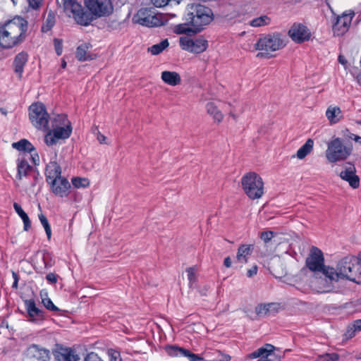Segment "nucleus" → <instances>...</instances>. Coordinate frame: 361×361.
<instances>
[{
  "label": "nucleus",
  "instance_id": "f257e3e1",
  "mask_svg": "<svg viewBox=\"0 0 361 361\" xmlns=\"http://www.w3.org/2000/svg\"><path fill=\"white\" fill-rule=\"evenodd\" d=\"M183 23L176 25L173 32L176 35L193 37L204 31L219 15L214 14L212 9L201 3H191L186 6Z\"/></svg>",
  "mask_w": 361,
  "mask_h": 361
},
{
  "label": "nucleus",
  "instance_id": "f03ea898",
  "mask_svg": "<svg viewBox=\"0 0 361 361\" xmlns=\"http://www.w3.org/2000/svg\"><path fill=\"white\" fill-rule=\"evenodd\" d=\"M73 5L71 10L78 25L87 27L102 17H108L114 12L111 0H84L82 6L78 1H70Z\"/></svg>",
  "mask_w": 361,
  "mask_h": 361
},
{
  "label": "nucleus",
  "instance_id": "7ed1b4c3",
  "mask_svg": "<svg viewBox=\"0 0 361 361\" xmlns=\"http://www.w3.org/2000/svg\"><path fill=\"white\" fill-rule=\"evenodd\" d=\"M61 173V167L56 161H51L46 165L44 175L50 190L57 197H66L71 193V185Z\"/></svg>",
  "mask_w": 361,
  "mask_h": 361
},
{
  "label": "nucleus",
  "instance_id": "20e7f679",
  "mask_svg": "<svg viewBox=\"0 0 361 361\" xmlns=\"http://www.w3.org/2000/svg\"><path fill=\"white\" fill-rule=\"evenodd\" d=\"M338 269L342 272L341 279L361 284V262L358 256L343 257L338 264Z\"/></svg>",
  "mask_w": 361,
  "mask_h": 361
},
{
  "label": "nucleus",
  "instance_id": "39448f33",
  "mask_svg": "<svg viewBox=\"0 0 361 361\" xmlns=\"http://www.w3.org/2000/svg\"><path fill=\"white\" fill-rule=\"evenodd\" d=\"M242 188L251 200L260 198L264 194V182L262 177L255 172H248L241 178Z\"/></svg>",
  "mask_w": 361,
  "mask_h": 361
},
{
  "label": "nucleus",
  "instance_id": "423d86ee",
  "mask_svg": "<svg viewBox=\"0 0 361 361\" xmlns=\"http://www.w3.org/2000/svg\"><path fill=\"white\" fill-rule=\"evenodd\" d=\"M286 46V42L283 35L281 32H274L259 35L257 42L255 44V49L266 51H275L283 49Z\"/></svg>",
  "mask_w": 361,
  "mask_h": 361
},
{
  "label": "nucleus",
  "instance_id": "0eeeda50",
  "mask_svg": "<svg viewBox=\"0 0 361 361\" xmlns=\"http://www.w3.org/2000/svg\"><path fill=\"white\" fill-rule=\"evenodd\" d=\"M29 119L31 123L38 129L49 130V114L45 104L42 102H35L28 108Z\"/></svg>",
  "mask_w": 361,
  "mask_h": 361
},
{
  "label": "nucleus",
  "instance_id": "6e6552de",
  "mask_svg": "<svg viewBox=\"0 0 361 361\" xmlns=\"http://www.w3.org/2000/svg\"><path fill=\"white\" fill-rule=\"evenodd\" d=\"M352 144L349 146L343 145L339 137L333 139L328 143L326 151V157L331 163H336L345 160L352 153Z\"/></svg>",
  "mask_w": 361,
  "mask_h": 361
},
{
  "label": "nucleus",
  "instance_id": "1a4fd4ad",
  "mask_svg": "<svg viewBox=\"0 0 361 361\" xmlns=\"http://www.w3.org/2000/svg\"><path fill=\"white\" fill-rule=\"evenodd\" d=\"M32 267L36 273L44 274L46 271L55 265V259L51 252L47 250H37L32 258Z\"/></svg>",
  "mask_w": 361,
  "mask_h": 361
},
{
  "label": "nucleus",
  "instance_id": "9d476101",
  "mask_svg": "<svg viewBox=\"0 0 361 361\" xmlns=\"http://www.w3.org/2000/svg\"><path fill=\"white\" fill-rule=\"evenodd\" d=\"M334 15V19L332 20V30L334 35L343 36L349 30L352 20L355 16L353 11H350V13H346V11L343 12L341 16H336L333 8L331 7Z\"/></svg>",
  "mask_w": 361,
  "mask_h": 361
},
{
  "label": "nucleus",
  "instance_id": "9b49d317",
  "mask_svg": "<svg viewBox=\"0 0 361 361\" xmlns=\"http://www.w3.org/2000/svg\"><path fill=\"white\" fill-rule=\"evenodd\" d=\"M23 302L29 322L42 324L47 319V313L37 306L34 298L25 299Z\"/></svg>",
  "mask_w": 361,
  "mask_h": 361
},
{
  "label": "nucleus",
  "instance_id": "f8f14e48",
  "mask_svg": "<svg viewBox=\"0 0 361 361\" xmlns=\"http://www.w3.org/2000/svg\"><path fill=\"white\" fill-rule=\"evenodd\" d=\"M288 34L290 39L297 44L309 41L312 36L310 29L301 23H294Z\"/></svg>",
  "mask_w": 361,
  "mask_h": 361
},
{
  "label": "nucleus",
  "instance_id": "ddd939ff",
  "mask_svg": "<svg viewBox=\"0 0 361 361\" xmlns=\"http://www.w3.org/2000/svg\"><path fill=\"white\" fill-rule=\"evenodd\" d=\"M52 354L56 361H80V356L74 348L56 343Z\"/></svg>",
  "mask_w": 361,
  "mask_h": 361
},
{
  "label": "nucleus",
  "instance_id": "4468645a",
  "mask_svg": "<svg viewBox=\"0 0 361 361\" xmlns=\"http://www.w3.org/2000/svg\"><path fill=\"white\" fill-rule=\"evenodd\" d=\"M324 264L323 252L317 247L312 246L309 257L306 258L305 265L310 271L317 274Z\"/></svg>",
  "mask_w": 361,
  "mask_h": 361
},
{
  "label": "nucleus",
  "instance_id": "2eb2a0df",
  "mask_svg": "<svg viewBox=\"0 0 361 361\" xmlns=\"http://www.w3.org/2000/svg\"><path fill=\"white\" fill-rule=\"evenodd\" d=\"M25 356L32 361H50L49 350L37 344H30L25 350Z\"/></svg>",
  "mask_w": 361,
  "mask_h": 361
},
{
  "label": "nucleus",
  "instance_id": "dca6fc26",
  "mask_svg": "<svg viewBox=\"0 0 361 361\" xmlns=\"http://www.w3.org/2000/svg\"><path fill=\"white\" fill-rule=\"evenodd\" d=\"M16 180H21L23 178H27L32 175L35 170H37V169L30 165L25 157H18L16 159Z\"/></svg>",
  "mask_w": 361,
  "mask_h": 361
},
{
  "label": "nucleus",
  "instance_id": "f3484780",
  "mask_svg": "<svg viewBox=\"0 0 361 361\" xmlns=\"http://www.w3.org/2000/svg\"><path fill=\"white\" fill-rule=\"evenodd\" d=\"M29 59V54L25 51H22L17 54L13 61L12 66L13 72L17 75L19 80L23 78L24 67L27 64Z\"/></svg>",
  "mask_w": 361,
  "mask_h": 361
},
{
  "label": "nucleus",
  "instance_id": "a211bd4d",
  "mask_svg": "<svg viewBox=\"0 0 361 361\" xmlns=\"http://www.w3.org/2000/svg\"><path fill=\"white\" fill-rule=\"evenodd\" d=\"M276 348L270 343H265L257 349L259 359L257 361H281V355H276Z\"/></svg>",
  "mask_w": 361,
  "mask_h": 361
},
{
  "label": "nucleus",
  "instance_id": "6ab92c4d",
  "mask_svg": "<svg viewBox=\"0 0 361 361\" xmlns=\"http://www.w3.org/2000/svg\"><path fill=\"white\" fill-rule=\"evenodd\" d=\"M18 26L20 29V34L14 37H11L8 44L6 45V48H13L18 44L22 43L26 37V32L28 27V22L25 18H20V23H18Z\"/></svg>",
  "mask_w": 361,
  "mask_h": 361
},
{
  "label": "nucleus",
  "instance_id": "aec40b11",
  "mask_svg": "<svg viewBox=\"0 0 361 361\" xmlns=\"http://www.w3.org/2000/svg\"><path fill=\"white\" fill-rule=\"evenodd\" d=\"M153 8L141 7L133 16L132 22L144 27L148 26Z\"/></svg>",
  "mask_w": 361,
  "mask_h": 361
},
{
  "label": "nucleus",
  "instance_id": "412c9836",
  "mask_svg": "<svg viewBox=\"0 0 361 361\" xmlns=\"http://www.w3.org/2000/svg\"><path fill=\"white\" fill-rule=\"evenodd\" d=\"M92 47L90 43H82L79 45L75 51V57L79 61H92L96 59L97 54H87L88 49Z\"/></svg>",
  "mask_w": 361,
  "mask_h": 361
},
{
  "label": "nucleus",
  "instance_id": "4be33fe9",
  "mask_svg": "<svg viewBox=\"0 0 361 361\" xmlns=\"http://www.w3.org/2000/svg\"><path fill=\"white\" fill-rule=\"evenodd\" d=\"M161 79L169 85L176 86L181 82V78L178 73L170 71H164L161 72Z\"/></svg>",
  "mask_w": 361,
  "mask_h": 361
},
{
  "label": "nucleus",
  "instance_id": "5701e85b",
  "mask_svg": "<svg viewBox=\"0 0 361 361\" xmlns=\"http://www.w3.org/2000/svg\"><path fill=\"white\" fill-rule=\"evenodd\" d=\"M52 133H54L59 140L68 139L71 135L73 131L71 122H68L65 126H56L54 127V124H52Z\"/></svg>",
  "mask_w": 361,
  "mask_h": 361
},
{
  "label": "nucleus",
  "instance_id": "b1692460",
  "mask_svg": "<svg viewBox=\"0 0 361 361\" xmlns=\"http://www.w3.org/2000/svg\"><path fill=\"white\" fill-rule=\"evenodd\" d=\"M318 273H322L326 280H329L331 283L332 282H338L339 279H341V271L337 272L334 268L331 267L329 266H326L324 264L322 268L318 271Z\"/></svg>",
  "mask_w": 361,
  "mask_h": 361
},
{
  "label": "nucleus",
  "instance_id": "393cba45",
  "mask_svg": "<svg viewBox=\"0 0 361 361\" xmlns=\"http://www.w3.org/2000/svg\"><path fill=\"white\" fill-rule=\"evenodd\" d=\"M12 147L18 152L24 153H32L35 152L34 145L27 139L23 138L18 142H13Z\"/></svg>",
  "mask_w": 361,
  "mask_h": 361
},
{
  "label": "nucleus",
  "instance_id": "a878e982",
  "mask_svg": "<svg viewBox=\"0 0 361 361\" xmlns=\"http://www.w3.org/2000/svg\"><path fill=\"white\" fill-rule=\"evenodd\" d=\"M254 250V245L242 244L238 248L236 259L238 262H247V257L251 255Z\"/></svg>",
  "mask_w": 361,
  "mask_h": 361
},
{
  "label": "nucleus",
  "instance_id": "bb28decb",
  "mask_svg": "<svg viewBox=\"0 0 361 361\" xmlns=\"http://www.w3.org/2000/svg\"><path fill=\"white\" fill-rule=\"evenodd\" d=\"M169 19L166 17V15L163 13L157 12L154 15L151 14L149 24L147 27H159L165 25L168 23Z\"/></svg>",
  "mask_w": 361,
  "mask_h": 361
},
{
  "label": "nucleus",
  "instance_id": "cd10ccee",
  "mask_svg": "<svg viewBox=\"0 0 361 361\" xmlns=\"http://www.w3.org/2000/svg\"><path fill=\"white\" fill-rule=\"evenodd\" d=\"M208 46V41L205 39L203 36H200L195 39H193V44L192 47V49L191 50V53L197 54H201L207 50Z\"/></svg>",
  "mask_w": 361,
  "mask_h": 361
},
{
  "label": "nucleus",
  "instance_id": "c85d7f7f",
  "mask_svg": "<svg viewBox=\"0 0 361 361\" xmlns=\"http://www.w3.org/2000/svg\"><path fill=\"white\" fill-rule=\"evenodd\" d=\"M326 116L331 124L338 123L343 116L341 110L338 106L333 107L331 106L328 107L326 111Z\"/></svg>",
  "mask_w": 361,
  "mask_h": 361
},
{
  "label": "nucleus",
  "instance_id": "c756f323",
  "mask_svg": "<svg viewBox=\"0 0 361 361\" xmlns=\"http://www.w3.org/2000/svg\"><path fill=\"white\" fill-rule=\"evenodd\" d=\"M314 140L312 138H308L305 143L302 145L297 151L296 157L299 159H302L306 157L313 149Z\"/></svg>",
  "mask_w": 361,
  "mask_h": 361
},
{
  "label": "nucleus",
  "instance_id": "7c9ffc66",
  "mask_svg": "<svg viewBox=\"0 0 361 361\" xmlns=\"http://www.w3.org/2000/svg\"><path fill=\"white\" fill-rule=\"evenodd\" d=\"M169 46V42L167 38L162 39L159 43L153 44L148 47V52L151 53L153 56H157L162 53Z\"/></svg>",
  "mask_w": 361,
  "mask_h": 361
},
{
  "label": "nucleus",
  "instance_id": "2f4dec72",
  "mask_svg": "<svg viewBox=\"0 0 361 361\" xmlns=\"http://www.w3.org/2000/svg\"><path fill=\"white\" fill-rule=\"evenodd\" d=\"M207 113L213 116V118L217 123L222 121L224 115L219 110L218 107L213 102H208L206 105Z\"/></svg>",
  "mask_w": 361,
  "mask_h": 361
},
{
  "label": "nucleus",
  "instance_id": "473e14b6",
  "mask_svg": "<svg viewBox=\"0 0 361 361\" xmlns=\"http://www.w3.org/2000/svg\"><path fill=\"white\" fill-rule=\"evenodd\" d=\"M56 24V16L53 11L50 10L44 23L41 27V32L47 33L50 31Z\"/></svg>",
  "mask_w": 361,
  "mask_h": 361
},
{
  "label": "nucleus",
  "instance_id": "72a5a7b5",
  "mask_svg": "<svg viewBox=\"0 0 361 361\" xmlns=\"http://www.w3.org/2000/svg\"><path fill=\"white\" fill-rule=\"evenodd\" d=\"M164 350L170 357H181L184 348L178 345L166 344L164 346Z\"/></svg>",
  "mask_w": 361,
  "mask_h": 361
},
{
  "label": "nucleus",
  "instance_id": "f704fd0d",
  "mask_svg": "<svg viewBox=\"0 0 361 361\" xmlns=\"http://www.w3.org/2000/svg\"><path fill=\"white\" fill-rule=\"evenodd\" d=\"M40 297L42 298V304L44 305V307L50 312H67L68 311L61 310L59 309L57 306H56L52 300L49 298H43V291H40Z\"/></svg>",
  "mask_w": 361,
  "mask_h": 361
},
{
  "label": "nucleus",
  "instance_id": "c9c22d12",
  "mask_svg": "<svg viewBox=\"0 0 361 361\" xmlns=\"http://www.w3.org/2000/svg\"><path fill=\"white\" fill-rule=\"evenodd\" d=\"M267 307L265 309V314H276L279 312L280 310H285L284 305L281 302H269L266 303Z\"/></svg>",
  "mask_w": 361,
  "mask_h": 361
},
{
  "label": "nucleus",
  "instance_id": "e433bc0d",
  "mask_svg": "<svg viewBox=\"0 0 361 361\" xmlns=\"http://www.w3.org/2000/svg\"><path fill=\"white\" fill-rule=\"evenodd\" d=\"M32 180L30 183V188H34L36 186H39L38 192H39L44 185L43 178L40 175L39 170H35V172L32 174Z\"/></svg>",
  "mask_w": 361,
  "mask_h": 361
},
{
  "label": "nucleus",
  "instance_id": "4c0bfd02",
  "mask_svg": "<svg viewBox=\"0 0 361 361\" xmlns=\"http://www.w3.org/2000/svg\"><path fill=\"white\" fill-rule=\"evenodd\" d=\"M71 183L75 188H87L90 185V180L87 178L73 177Z\"/></svg>",
  "mask_w": 361,
  "mask_h": 361
},
{
  "label": "nucleus",
  "instance_id": "58836bf2",
  "mask_svg": "<svg viewBox=\"0 0 361 361\" xmlns=\"http://www.w3.org/2000/svg\"><path fill=\"white\" fill-rule=\"evenodd\" d=\"M190 36L180 37L179 39V44L183 50L191 52L192 49L193 39Z\"/></svg>",
  "mask_w": 361,
  "mask_h": 361
},
{
  "label": "nucleus",
  "instance_id": "ea45409f",
  "mask_svg": "<svg viewBox=\"0 0 361 361\" xmlns=\"http://www.w3.org/2000/svg\"><path fill=\"white\" fill-rule=\"evenodd\" d=\"M271 18L267 16H261L255 18L250 22V25L252 27H261L270 24Z\"/></svg>",
  "mask_w": 361,
  "mask_h": 361
},
{
  "label": "nucleus",
  "instance_id": "a19ab883",
  "mask_svg": "<svg viewBox=\"0 0 361 361\" xmlns=\"http://www.w3.org/2000/svg\"><path fill=\"white\" fill-rule=\"evenodd\" d=\"M181 357H187L190 361H206L203 357L199 354L192 353L190 350L183 349Z\"/></svg>",
  "mask_w": 361,
  "mask_h": 361
},
{
  "label": "nucleus",
  "instance_id": "79ce46f5",
  "mask_svg": "<svg viewBox=\"0 0 361 361\" xmlns=\"http://www.w3.org/2000/svg\"><path fill=\"white\" fill-rule=\"evenodd\" d=\"M12 37L11 33L7 30H0V48L2 49H10L11 48H6L9 39Z\"/></svg>",
  "mask_w": 361,
  "mask_h": 361
},
{
  "label": "nucleus",
  "instance_id": "37998d69",
  "mask_svg": "<svg viewBox=\"0 0 361 361\" xmlns=\"http://www.w3.org/2000/svg\"><path fill=\"white\" fill-rule=\"evenodd\" d=\"M68 122L71 121L68 120V115L66 114H57L52 121L53 124H54V127L56 126H65V125H67Z\"/></svg>",
  "mask_w": 361,
  "mask_h": 361
},
{
  "label": "nucleus",
  "instance_id": "c03bdc74",
  "mask_svg": "<svg viewBox=\"0 0 361 361\" xmlns=\"http://www.w3.org/2000/svg\"><path fill=\"white\" fill-rule=\"evenodd\" d=\"M347 164H349L352 166L351 167H349L348 169H345V170L342 171L340 173V177L342 180H347L350 176H353L354 173H356V169L355 167V165L353 162H347Z\"/></svg>",
  "mask_w": 361,
  "mask_h": 361
},
{
  "label": "nucleus",
  "instance_id": "a18cd8bd",
  "mask_svg": "<svg viewBox=\"0 0 361 361\" xmlns=\"http://www.w3.org/2000/svg\"><path fill=\"white\" fill-rule=\"evenodd\" d=\"M356 333L357 331L353 328V324H349L346 328L345 332L343 334V342H345L353 338L355 336Z\"/></svg>",
  "mask_w": 361,
  "mask_h": 361
},
{
  "label": "nucleus",
  "instance_id": "49530a36",
  "mask_svg": "<svg viewBox=\"0 0 361 361\" xmlns=\"http://www.w3.org/2000/svg\"><path fill=\"white\" fill-rule=\"evenodd\" d=\"M59 140L54 133H52V130L49 129V132L44 137V142L48 146L55 145L57 141Z\"/></svg>",
  "mask_w": 361,
  "mask_h": 361
},
{
  "label": "nucleus",
  "instance_id": "de8ad7c7",
  "mask_svg": "<svg viewBox=\"0 0 361 361\" xmlns=\"http://www.w3.org/2000/svg\"><path fill=\"white\" fill-rule=\"evenodd\" d=\"M345 181L348 182L352 188L357 189L360 186V178L355 173Z\"/></svg>",
  "mask_w": 361,
  "mask_h": 361
},
{
  "label": "nucleus",
  "instance_id": "09e8293b",
  "mask_svg": "<svg viewBox=\"0 0 361 361\" xmlns=\"http://www.w3.org/2000/svg\"><path fill=\"white\" fill-rule=\"evenodd\" d=\"M107 355L109 357V361H122L121 353L118 350L109 348L107 350Z\"/></svg>",
  "mask_w": 361,
  "mask_h": 361
},
{
  "label": "nucleus",
  "instance_id": "8fccbe9b",
  "mask_svg": "<svg viewBox=\"0 0 361 361\" xmlns=\"http://www.w3.org/2000/svg\"><path fill=\"white\" fill-rule=\"evenodd\" d=\"M28 2V6L25 8V12H28L29 9L31 8L33 10H39L42 6V2L44 0H27Z\"/></svg>",
  "mask_w": 361,
  "mask_h": 361
},
{
  "label": "nucleus",
  "instance_id": "3c124183",
  "mask_svg": "<svg viewBox=\"0 0 361 361\" xmlns=\"http://www.w3.org/2000/svg\"><path fill=\"white\" fill-rule=\"evenodd\" d=\"M345 307L353 308V312H361V297L355 300L345 303Z\"/></svg>",
  "mask_w": 361,
  "mask_h": 361
},
{
  "label": "nucleus",
  "instance_id": "603ef678",
  "mask_svg": "<svg viewBox=\"0 0 361 361\" xmlns=\"http://www.w3.org/2000/svg\"><path fill=\"white\" fill-rule=\"evenodd\" d=\"M55 51L57 56H61L63 52V39L54 38L53 39Z\"/></svg>",
  "mask_w": 361,
  "mask_h": 361
},
{
  "label": "nucleus",
  "instance_id": "864d4df0",
  "mask_svg": "<svg viewBox=\"0 0 361 361\" xmlns=\"http://www.w3.org/2000/svg\"><path fill=\"white\" fill-rule=\"evenodd\" d=\"M276 233L272 231H265L260 233V238L265 243H269L273 237H274Z\"/></svg>",
  "mask_w": 361,
  "mask_h": 361
},
{
  "label": "nucleus",
  "instance_id": "5fc2aeb1",
  "mask_svg": "<svg viewBox=\"0 0 361 361\" xmlns=\"http://www.w3.org/2000/svg\"><path fill=\"white\" fill-rule=\"evenodd\" d=\"M13 206L15 212L18 214L22 220L28 217L27 214L23 209L20 204L15 202Z\"/></svg>",
  "mask_w": 361,
  "mask_h": 361
},
{
  "label": "nucleus",
  "instance_id": "6e6d98bb",
  "mask_svg": "<svg viewBox=\"0 0 361 361\" xmlns=\"http://www.w3.org/2000/svg\"><path fill=\"white\" fill-rule=\"evenodd\" d=\"M82 361H104L97 353L94 352L87 353Z\"/></svg>",
  "mask_w": 361,
  "mask_h": 361
},
{
  "label": "nucleus",
  "instance_id": "4d7b16f0",
  "mask_svg": "<svg viewBox=\"0 0 361 361\" xmlns=\"http://www.w3.org/2000/svg\"><path fill=\"white\" fill-rule=\"evenodd\" d=\"M45 278L48 283L54 285L57 283L59 276L55 273L50 272L46 275Z\"/></svg>",
  "mask_w": 361,
  "mask_h": 361
},
{
  "label": "nucleus",
  "instance_id": "13d9d810",
  "mask_svg": "<svg viewBox=\"0 0 361 361\" xmlns=\"http://www.w3.org/2000/svg\"><path fill=\"white\" fill-rule=\"evenodd\" d=\"M266 307H267L266 303L258 304L255 307L256 315L258 316V317H262V316L266 315L267 314H265V309H266Z\"/></svg>",
  "mask_w": 361,
  "mask_h": 361
},
{
  "label": "nucleus",
  "instance_id": "bf43d9fd",
  "mask_svg": "<svg viewBox=\"0 0 361 361\" xmlns=\"http://www.w3.org/2000/svg\"><path fill=\"white\" fill-rule=\"evenodd\" d=\"M20 18H23L20 16L16 15L12 19H8L3 23H0V30H6V27H8L12 23V21H13L14 20H18V23H20Z\"/></svg>",
  "mask_w": 361,
  "mask_h": 361
},
{
  "label": "nucleus",
  "instance_id": "052dcab7",
  "mask_svg": "<svg viewBox=\"0 0 361 361\" xmlns=\"http://www.w3.org/2000/svg\"><path fill=\"white\" fill-rule=\"evenodd\" d=\"M150 1L154 7L162 8L167 6L170 0H150Z\"/></svg>",
  "mask_w": 361,
  "mask_h": 361
},
{
  "label": "nucleus",
  "instance_id": "680f3d73",
  "mask_svg": "<svg viewBox=\"0 0 361 361\" xmlns=\"http://www.w3.org/2000/svg\"><path fill=\"white\" fill-rule=\"evenodd\" d=\"M30 161L32 162V164H33L32 166L34 167H36L37 166H38L39 164V154L38 153L35 151L34 152H32V153H30Z\"/></svg>",
  "mask_w": 361,
  "mask_h": 361
},
{
  "label": "nucleus",
  "instance_id": "e2e57ef3",
  "mask_svg": "<svg viewBox=\"0 0 361 361\" xmlns=\"http://www.w3.org/2000/svg\"><path fill=\"white\" fill-rule=\"evenodd\" d=\"M186 271L188 272V281L190 282L195 281V269L193 267H189L186 269Z\"/></svg>",
  "mask_w": 361,
  "mask_h": 361
},
{
  "label": "nucleus",
  "instance_id": "0e129e2a",
  "mask_svg": "<svg viewBox=\"0 0 361 361\" xmlns=\"http://www.w3.org/2000/svg\"><path fill=\"white\" fill-rule=\"evenodd\" d=\"M22 221L23 222V230L25 231H28L31 228V225H32V223H31V221H30L29 216L23 219Z\"/></svg>",
  "mask_w": 361,
  "mask_h": 361
},
{
  "label": "nucleus",
  "instance_id": "69168bd1",
  "mask_svg": "<svg viewBox=\"0 0 361 361\" xmlns=\"http://www.w3.org/2000/svg\"><path fill=\"white\" fill-rule=\"evenodd\" d=\"M258 270V267L257 265L253 266L251 269H250L247 272V276L249 278L253 277L257 274Z\"/></svg>",
  "mask_w": 361,
  "mask_h": 361
},
{
  "label": "nucleus",
  "instance_id": "338daca9",
  "mask_svg": "<svg viewBox=\"0 0 361 361\" xmlns=\"http://www.w3.org/2000/svg\"><path fill=\"white\" fill-rule=\"evenodd\" d=\"M38 217H39V219L40 223L42 225V226H44L49 224L47 216L44 214H42V213L39 214Z\"/></svg>",
  "mask_w": 361,
  "mask_h": 361
},
{
  "label": "nucleus",
  "instance_id": "774afa93",
  "mask_svg": "<svg viewBox=\"0 0 361 361\" xmlns=\"http://www.w3.org/2000/svg\"><path fill=\"white\" fill-rule=\"evenodd\" d=\"M352 324L357 332L361 331V319L353 321Z\"/></svg>",
  "mask_w": 361,
  "mask_h": 361
}]
</instances>
